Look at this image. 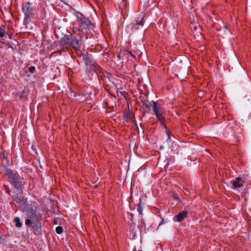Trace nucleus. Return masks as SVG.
<instances>
[{
    "label": "nucleus",
    "instance_id": "obj_1",
    "mask_svg": "<svg viewBox=\"0 0 251 251\" xmlns=\"http://www.w3.org/2000/svg\"><path fill=\"white\" fill-rule=\"evenodd\" d=\"M4 174L9 179L11 185L14 188L21 192L23 191L25 184L23 177L20 176L16 171L10 169H6Z\"/></svg>",
    "mask_w": 251,
    "mask_h": 251
},
{
    "label": "nucleus",
    "instance_id": "obj_2",
    "mask_svg": "<svg viewBox=\"0 0 251 251\" xmlns=\"http://www.w3.org/2000/svg\"><path fill=\"white\" fill-rule=\"evenodd\" d=\"M36 208L35 206L31 204H26L22 208V211L26 217L25 220V224L26 226H30L39 221Z\"/></svg>",
    "mask_w": 251,
    "mask_h": 251
},
{
    "label": "nucleus",
    "instance_id": "obj_3",
    "mask_svg": "<svg viewBox=\"0 0 251 251\" xmlns=\"http://www.w3.org/2000/svg\"><path fill=\"white\" fill-rule=\"evenodd\" d=\"M80 15V17L77 16V21L79 23L80 26L79 28H77L78 31L82 32L83 33H92V31L94 30L95 25L91 22V21L88 18H86L83 14L77 12Z\"/></svg>",
    "mask_w": 251,
    "mask_h": 251
},
{
    "label": "nucleus",
    "instance_id": "obj_4",
    "mask_svg": "<svg viewBox=\"0 0 251 251\" xmlns=\"http://www.w3.org/2000/svg\"><path fill=\"white\" fill-rule=\"evenodd\" d=\"M13 193H14V192H13ZM22 194L23 191L22 192L20 191V193L17 194L15 193L12 196L13 200L21 207V210H22V208L24 207L25 205L29 204L27 203V200L24 198Z\"/></svg>",
    "mask_w": 251,
    "mask_h": 251
},
{
    "label": "nucleus",
    "instance_id": "obj_5",
    "mask_svg": "<svg viewBox=\"0 0 251 251\" xmlns=\"http://www.w3.org/2000/svg\"><path fill=\"white\" fill-rule=\"evenodd\" d=\"M152 102L153 104V111L155 115L156 116L159 121L161 123H163L164 121V117L163 116V114L164 113L163 110L158 106L157 102L152 100Z\"/></svg>",
    "mask_w": 251,
    "mask_h": 251
},
{
    "label": "nucleus",
    "instance_id": "obj_6",
    "mask_svg": "<svg viewBox=\"0 0 251 251\" xmlns=\"http://www.w3.org/2000/svg\"><path fill=\"white\" fill-rule=\"evenodd\" d=\"M144 16L142 17L140 20H135L131 24V30L132 32H135L139 30L144 25Z\"/></svg>",
    "mask_w": 251,
    "mask_h": 251
},
{
    "label": "nucleus",
    "instance_id": "obj_7",
    "mask_svg": "<svg viewBox=\"0 0 251 251\" xmlns=\"http://www.w3.org/2000/svg\"><path fill=\"white\" fill-rule=\"evenodd\" d=\"M23 10L25 14V20H27L32 15L33 10L31 3L29 2H26L23 7Z\"/></svg>",
    "mask_w": 251,
    "mask_h": 251
},
{
    "label": "nucleus",
    "instance_id": "obj_8",
    "mask_svg": "<svg viewBox=\"0 0 251 251\" xmlns=\"http://www.w3.org/2000/svg\"><path fill=\"white\" fill-rule=\"evenodd\" d=\"M30 226L33 228V233L36 235L39 236L42 234L41 223L39 221L32 224Z\"/></svg>",
    "mask_w": 251,
    "mask_h": 251
},
{
    "label": "nucleus",
    "instance_id": "obj_9",
    "mask_svg": "<svg viewBox=\"0 0 251 251\" xmlns=\"http://www.w3.org/2000/svg\"><path fill=\"white\" fill-rule=\"evenodd\" d=\"M80 58L82 60L87 67H89L91 64L93 63L88 54L82 53L80 56Z\"/></svg>",
    "mask_w": 251,
    "mask_h": 251
},
{
    "label": "nucleus",
    "instance_id": "obj_10",
    "mask_svg": "<svg viewBox=\"0 0 251 251\" xmlns=\"http://www.w3.org/2000/svg\"><path fill=\"white\" fill-rule=\"evenodd\" d=\"M188 212L186 210H184L176 215L174 218L176 219V221L178 222H180L185 219L187 216Z\"/></svg>",
    "mask_w": 251,
    "mask_h": 251
},
{
    "label": "nucleus",
    "instance_id": "obj_11",
    "mask_svg": "<svg viewBox=\"0 0 251 251\" xmlns=\"http://www.w3.org/2000/svg\"><path fill=\"white\" fill-rule=\"evenodd\" d=\"M69 46L77 49L78 48V41L72 35L69 36Z\"/></svg>",
    "mask_w": 251,
    "mask_h": 251
},
{
    "label": "nucleus",
    "instance_id": "obj_12",
    "mask_svg": "<svg viewBox=\"0 0 251 251\" xmlns=\"http://www.w3.org/2000/svg\"><path fill=\"white\" fill-rule=\"evenodd\" d=\"M218 30L221 31V32L218 34V36L223 38H224L225 37L229 36L230 34V31L226 28V26H225L223 29H218Z\"/></svg>",
    "mask_w": 251,
    "mask_h": 251
},
{
    "label": "nucleus",
    "instance_id": "obj_13",
    "mask_svg": "<svg viewBox=\"0 0 251 251\" xmlns=\"http://www.w3.org/2000/svg\"><path fill=\"white\" fill-rule=\"evenodd\" d=\"M141 102L142 103V107L144 109L150 108L153 105L152 101H150L148 100H142Z\"/></svg>",
    "mask_w": 251,
    "mask_h": 251
},
{
    "label": "nucleus",
    "instance_id": "obj_14",
    "mask_svg": "<svg viewBox=\"0 0 251 251\" xmlns=\"http://www.w3.org/2000/svg\"><path fill=\"white\" fill-rule=\"evenodd\" d=\"M241 180V178L239 177L236 178L235 180L233 181L232 182V184L233 187L235 189H238L239 188H241L243 186V184L240 182Z\"/></svg>",
    "mask_w": 251,
    "mask_h": 251
},
{
    "label": "nucleus",
    "instance_id": "obj_15",
    "mask_svg": "<svg viewBox=\"0 0 251 251\" xmlns=\"http://www.w3.org/2000/svg\"><path fill=\"white\" fill-rule=\"evenodd\" d=\"M144 205V203L142 201V199H140V201L137 204V211L139 212V214L141 215H143V206Z\"/></svg>",
    "mask_w": 251,
    "mask_h": 251
},
{
    "label": "nucleus",
    "instance_id": "obj_16",
    "mask_svg": "<svg viewBox=\"0 0 251 251\" xmlns=\"http://www.w3.org/2000/svg\"><path fill=\"white\" fill-rule=\"evenodd\" d=\"M98 69L99 67L97 66L94 62L91 64L89 67L86 68L87 71L89 72L94 71L95 72H97ZM96 73L97 74V73Z\"/></svg>",
    "mask_w": 251,
    "mask_h": 251
},
{
    "label": "nucleus",
    "instance_id": "obj_17",
    "mask_svg": "<svg viewBox=\"0 0 251 251\" xmlns=\"http://www.w3.org/2000/svg\"><path fill=\"white\" fill-rule=\"evenodd\" d=\"M190 26L193 31H198V33H200L201 26L200 25L197 24H195V23H191Z\"/></svg>",
    "mask_w": 251,
    "mask_h": 251
},
{
    "label": "nucleus",
    "instance_id": "obj_18",
    "mask_svg": "<svg viewBox=\"0 0 251 251\" xmlns=\"http://www.w3.org/2000/svg\"><path fill=\"white\" fill-rule=\"evenodd\" d=\"M15 224V226L17 227L20 228L21 227L23 226L22 223L21 222L20 219L18 217H16L14 218L13 220Z\"/></svg>",
    "mask_w": 251,
    "mask_h": 251
},
{
    "label": "nucleus",
    "instance_id": "obj_19",
    "mask_svg": "<svg viewBox=\"0 0 251 251\" xmlns=\"http://www.w3.org/2000/svg\"><path fill=\"white\" fill-rule=\"evenodd\" d=\"M61 44L62 45H69V36H65L62 38L60 41Z\"/></svg>",
    "mask_w": 251,
    "mask_h": 251
},
{
    "label": "nucleus",
    "instance_id": "obj_20",
    "mask_svg": "<svg viewBox=\"0 0 251 251\" xmlns=\"http://www.w3.org/2000/svg\"><path fill=\"white\" fill-rule=\"evenodd\" d=\"M162 159H165L164 160H161V158H158V163H160L162 161L166 162L167 161L166 164L164 166V169L166 170L169 165V161L168 160L167 158H162Z\"/></svg>",
    "mask_w": 251,
    "mask_h": 251
},
{
    "label": "nucleus",
    "instance_id": "obj_21",
    "mask_svg": "<svg viewBox=\"0 0 251 251\" xmlns=\"http://www.w3.org/2000/svg\"><path fill=\"white\" fill-rule=\"evenodd\" d=\"M2 163L3 165L6 166L10 165V163L9 162V158H3L2 160Z\"/></svg>",
    "mask_w": 251,
    "mask_h": 251
},
{
    "label": "nucleus",
    "instance_id": "obj_22",
    "mask_svg": "<svg viewBox=\"0 0 251 251\" xmlns=\"http://www.w3.org/2000/svg\"><path fill=\"white\" fill-rule=\"evenodd\" d=\"M124 118L126 119V121H128L131 119L130 116L129 115V111L128 112H124Z\"/></svg>",
    "mask_w": 251,
    "mask_h": 251
},
{
    "label": "nucleus",
    "instance_id": "obj_23",
    "mask_svg": "<svg viewBox=\"0 0 251 251\" xmlns=\"http://www.w3.org/2000/svg\"><path fill=\"white\" fill-rule=\"evenodd\" d=\"M76 95L77 94L72 90L69 92V96L72 99L76 98Z\"/></svg>",
    "mask_w": 251,
    "mask_h": 251
},
{
    "label": "nucleus",
    "instance_id": "obj_24",
    "mask_svg": "<svg viewBox=\"0 0 251 251\" xmlns=\"http://www.w3.org/2000/svg\"><path fill=\"white\" fill-rule=\"evenodd\" d=\"M55 231L57 234H60L63 232V227L61 226H58L56 227Z\"/></svg>",
    "mask_w": 251,
    "mask_h": 251
},
{
    "label": "nucleus",
    "instance_id": "obj_25",
    "mask_svg": "<svg viewBox=\"0 0 251 251\" xmlns=\"http://www.w3.org/2000/svg\"><path fill=\"white\" fill-rule=\"evenodd\" d=\"M3 187H4V189L5 191H6V193L10 195L11 192L9 188V186L7 185H3Z\"/></svg>",
    "mask_w": 251,
    "mask_h": 251
},
{
    "label": "nucleus",
    "instance_id": "obj_26",
    "mask_svg": "<svg viewBox=\"0 0 251 251\" xmlns=\"http://www.w3.org/2000/svg\"><path fill=\"white\" fill-rule=\"evenodd\" d=\"M31 150H32V151L35 153V154H32V155L34 156V155H39V153L38 152H37V149L35 148V147L34 146H32L31 147Z\"/></svg>",
    "mask_w": 251,
    "mask_h": 251
},
{
    "label": "nucleus",
    "instance_id": "obj_27",
    "mask_svg": "<svg viewBox=\"0 0 251 251\" xmlns=\"http://www.w3.org/2000/svg\"><path fill=\"white\" fill-rule=\"evenodd\" d=\"M124 51L126 55L130 54L131 56H132L133 58H135V55L134 54H133L131 51H129L127 50H125Z\"/></svg>",
    "mask_w": 251,
    "mask_h": 251
},
{
    "label": "nucleus",
    "instance_id": "obj_28",
    "mask_svg": "<svg viewBox=\"0 0 251 251\" xmlns=\"http://www.w3.org/2000/svg\"><path fill=\"white\" fill-rule=\"evenodd\" d=\"M10 154L6 152L5 153L2 151H0V157H5V156L10 155Z\"/></svg>",
    "mask_w": 251,
    "mask_h": 251
},
{
    "label": "nucleus",
    "instance_id": "obj_29",
    "mask_svg": "<svg viewBox=\"0 0 251 251\" xmlns=\"http://www.w3.org/2000/svg\"><path fill=\"white\" fill-rule=\"evenodd\" d=\"M28 70L30 73L33 74L35 72V67L34 66H30Z\"/></svg>",
    "mask_w": 251,
    "mask_h": 251
},
{
    "label": "nucleus",
    "instance_id": "obj_30",
    "mask_svg": "<svg viewBox=\"0 0 251 251\" xmlns=\"http://www.w3.org/2000/svg\"><path fill=\"white\" fill-rule=\"evenodd\" d=\"M21 98H24L25 100H26V92L25 91H23V93L21 95Z\"/></svg>",
    "mask_w": 251,
    "mask_h": 251
},
{
    "label": "nucleus",
    "instance_id": "obj_31",
    "mask_svg": "<svg viewBox=\"0 0 251 251\" xmlns=\"http://www.w3.org/2000/svg\"><path fill=\"white\" fill-rule=\"evenodd\" d=\"M166 223H167V221H166L164 219H162L161 222L159 224L158 226H161V225H164V224H166Z\"/></svg>",
    "mask_w": 251,
    "mask_h": 251
},
{
    "label": "nucleus",
    "instance_id": "obj_32",
    "mask_svg": "<svg viewBox=\"0 0 251 251\" xmlns=\"http://www.w3.org/2000/svg\"><path fill=\"white\" fill-rule=\"evenodd\" d=\"M205 151H206V153H207V154L205 155L206 156H209V155H213L211 154V152H208L207 150H205Z\"/></svg>",
    "mask_w": 251,
    "mask_h": 251
},
{
    "label": "nucleus",
    "instance_id": "obj_33",
    "mask_svg": "<svg viewBox=\"0 0 251 251\" xmlns=\"http://www.w3.org/2000/svg\"><path fill=\"white\" fill-rule=\"evenodd\" d=\"M167 135H168V138H167V142L170 140L171 139V137H170V136L168 134V133H166Z\"/></svg>",
    "mask_w": 251,
    "mask_h": 251
},
{
    "label": "nucleus",
    "instance_id": "obj_34",
    "mask_svg": "<svg viewBox=\"0 0 251 251\" xmlns=\"http://www.w3.org/2000/svg\"><path fill=\"white\" fill-rule=\"evenodd\" d=\"M133 216H134V215L133 214H131V215H130V216H131V217H130L131 221H132V218H133Z\"/></svg>",
    "mask_w": 251,
    "mask_h": 251
},
{
    "label": "nucleus",
    "instance_id": "obj_35",
    "mask_svg": "<svg viewBox=\"0 0 251 251\" xmlns=\"http://www.w3.org/2000/svg\"><path fill=\"white\" fill-rule=\"evenodd\" d=\"M175 199H177V200H179V197H178V196H176L175 197Z\"/></svg>",
    "mask_w": 251,
    "mask_h": 251
},
{
    "label": "nucleus",
    "instance_id": "obj_36",
    "mask_svg": "<svg viewBox=\"0 0 251 251\" xmlns=\"http://www.w3.org/2000/svg\"><path fill=\"white\" fill-rule=\"evenodd\" d=\"M54 224H55V225L57 224V221H56V220H54Z\"/></svg>",
    "mask_w": 251,
    "mask_h": 251
},
{
    "label": "nucleus",
    "instance_id": "obj_37",
    "mask_svg": "<svg viewBox=\"0 0 251 251\" xmlns=\"http://www.w3.org/2000/svg\"><path fill=\"white\" fill-rule=\"evenodd\" d=\"M160 148L161 149H163V146H162V145L160 146Z\"/></svg>",
    "mask_w": 251,
    "mask_h": 251
},
{
    "label": "nucleus",
    "instance_id": "obj_38",
    "mask_svg": "<svg viewBox=\"0 0 251 251\" xmlns=\"http://www.w3.org/2000/svg\"><path fill=\"white\" fill-rule=\"evenodd\" d=\"M164 145L166 147H167V144L166 143H164Z\"/></svg>",
    "mask_w": 251,
    "mask_h": 251
},
{
    "label": "nucleus",
    "instance_id": "obj_39",
    "mask_svg": "<svg viewBox=\"0 0 251 251\" xmlns=\"http://www.w3.org/2000/svg\"><path fill=\"white\" fill-rule=\"evenodd\" d=\"M6 34H7L8 36H9L10 38H11V36L9 34H8V33H6Z\"/></svg>",
    "mask_w": 251,
    "mask_h": 251
},
{
    "label": "nucleus",
    "instance_id": "obj_40",
    "mask_svg": "<svg viewBox=\"0 0 251 251\" xmlns=\"http://www.w3.org/2000/svg\"><path fill=\"white\" fill-rule=\"evenodd\" d=\"M37 160H38V162H40V160H39V158H37Z\"/></svg>",
    "mask_w": 251,
    "mask_h": 251
}]
</instances>
